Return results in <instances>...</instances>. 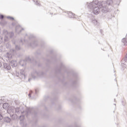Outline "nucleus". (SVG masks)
Here are the masks:
<instances>
[{
  "label": "nucleus",
  "instance_id": "nucleus-1",
  "mask_svg": "<svg viewBox=\"0 0 127 127\" xmlns=\"http://www.w3.org/2000/svg\"><path fill=\"white\" fill-rule=\"evenodd\" d=\"M99 2H100V1L98 0H93V2L87 3L89 9L90 10V11L92 10L94 14H98L101 12L100 5L99 4Z\"/></svg>",
  "mask_w": 127,
  "mask_h": 127
},
{
  "label": "nucleus",
  "instance_id": "nucleus-2",
  "mask_svg": "<svg viewBox=\"0 0 127 127\" xmlns=\"http://www.w3.org/2000/svg\"><path fill=\"white\" fill-rule=\"evenodd\" d=\"M2 35L4 36V40L2 36H0V44H1L3 42V43L8 42L9 38H11L13 36L14 34L12 32L8 33L7 30H4L2 32Z\"/></svg>",
  "mask_w": 127,
  "mask_h": 127
},
{
  "label": "nucleus",
  "instance_id": "nucleus-3",
  "mask_svg": "<svg viewBox=\"0 0 127 127\" xmlns=\"http://www.w3.org/2000/svg\"><path fill=\"white\" fill-rule=\"evenodd\" d=\"M98 4L99 5V7L100 8V10L103 13H106L109 11V8L107 7V3H105L104 1L98 2Z\"/></svg>",
  "mask_w": 127,
  "mask_h": 127
},
{
  "label": "nucleus",
  "instance_id": "nucleus-4",
  "mask_svg": "<svg viewBox=\"0 0 127 127\" xmlns=\"http://www.w3.org/2000/svg\"><path fill=\"white\" fill-rule=\"evenodd\" d=\"M14 53H15V50H10V52L7 53L5 54V57H6V58H7V59H8V60H9L10 61V60H11L12 58V55L11 54H14Z\"/></svg>",
  "mask_w": 127,
  "mask_h": 127
},
{
  "label": "nucleus",
  "instance_id": "nucleus-5",
  "mask_svg": "<svg viewBox=\"0 0 127 127\" xmlns=\"http://www.w3.org/2000/svg\"><path fill=\"white\" fill-rule=\"evenodd\" d=\"M16 75L17 77H19L20 79H25V74L23 69H21L20 70V73H16Z\"/></svg>",
  "mask_w": 127,
  "mask_h": 127
},
{
  "label": "nucleus",
  "instance_id": "nucleus-6",
  "mask_svg": "<svg viewBox=\"0 0 127 127\" xmlns=\"http://www.w3.org/2000/svg\"><path fill=\"white\" fill-rule=\"evenodd\" d=\"M15 112V109L13 107H11L9 108L7 110V112L8 113V114H10V116H11L13 119V117L15 116V115L14 114Z\"/></svg>",
  "mask_w": 127,
  "mask_h": 127
},
{
  "label": "nucleus",
  "instance_id": "nucleus-7",
  "mask_svg": "<svg viewBox=\"0 0 127 127\" xmlns=\"http://www.w3.org/2000/svg\"><path fill=\"white\" fill-rule=\"evenodd\" d=\"M22 30H23V28H22L20 25L16 26V32H17V33H20Z\"/></svg>",
  "mask_w": 127,
  "mask_h": 127
},
{
  "label": "nucleus",
  "instance_id": "nucleus-8",
  "mask_svg": "<svg viewBox=\"0 0 127 127\" xmlns=\"http://www.w3.org/2000/svg\"><path fill=\"white\" fill-rule=\"evenodd\" d=\"M3 68L5 69V70H10L11 67L10 65L6 63L3 64Z\"/></svg>",
  "mask_w": 127,
  "mask_h": 127
},
{
  "label": "nucleus",
  "instance_id": "nucleus-9",
  "mask_svg": "<svg viewBox=\"0 0 127 127\" xmlns=\"http://www.w3.org/2000/svg\"><path fill=\"white\" fill-rule=\"evenodd\" d=\"M10 64L12 67H16L17 66V63L15 60H12L10 62Z\"/></svg>",
  "mask_w": 127,
  "mask_h": 127
},
{
  "label": "nucleus",
  "instance_id": "nucleus-10",
  "mask_svg": "<svg viewBox=\"0 0 127 127\" xmlns=\"http://www.w3.org/2000/svg\"><path fill=\"white\" fill-rule=\"evenodd\" d=\"M38 76H39V73L37 71H34L32 73V77L33 78V79H35L36 77Z\"/></svg>",
  "mask_w": 127,
  "mask_h": 127
},
{
  "label": "nucleus",
  "instance_id": "nucleus-11",
  "mask_svg": "<svg viewBox=\"0 0 127 127\" xmlns=\"http://www.w3.org/2000/svg\"><path fill=\"white\" fill-rule=\"evenodd\" d=\"M115 2V0H107V3L108 5H111Z\"/></svg>",
  "mask_w": 127,
  "mask_h": 127
},
{
  "label": "nucleus",
  "instance_id": "nucleus-12",
  "mask_svg": "<svg viewBox=\"0 0 127 127\" xmlns=\"http://www.w3.org/2000/svg\"><path fill=\"white\" fill-rule=\"evenodd\" d=\"M91 22H92V23H93V24H94L95 25H96V24H98V20H97L95 18H92V19Z\"/></svg>",
  "mask_w": 127,
  "mask_h": 127
},
{
  "label": "nucleus",
  "instance_id": "nucleus-13",
  "mask_svg": "<svg viewBox=\"0 0 127 127\" xmlns=\"http://www.w3.org/2000/svg\"><path fill=\"white\" fill-rule=\"evenodd\" d=\"M4 122H5V123H10V118H9V117H5L4 118Z\"/></svg>",
  "mask_w": 127,
  "mask_h": 127
},
{
  "label": "nucleus",
  "instance_id": "nucleus-14",
  "mask_svg": "<svg viewBox=\"0 0 127 127\" xmlns=\"http://www.w3.org/2000/svg\"><path fill=\"white\" fill-rule=\"evenodd\" d=\"M9 107L8 103H4L2 105L3 109L6 110Z\"/></svg>",
  "mask_w": 127,
  "mask_h": 127
},
{
  "label": "nucleus",
  "instance_id": "nucleus-15",
  "mask_svg": "<svg viewBox=\"0 0 127 127\" xmlns=\"http://www.w3.org/2000/svg\"><path fill=\"white\" fill-rule=\"evenodd\" d=\"M67 14L69 16V17H73L74 15H75V14L72 13L71 12H68Z\"/></svg>",
  "mask_w": 127,
  "mask_h": 127
},
{
  "label": "nucleus",
  "instance_id": "nucleus-16",
  "mask_svg": "<svg viewBox=\"0 0 127 127\" xmlns=\"http://www.w3.org/2000/svg\"><path fill=\"white\" fill-rule=\"evenodd\" d=\"M25 62L24 61H21L20 62H19V64L20 65L22 66V67H23V66H24V65H25Z\"/></svg>",
  "mask_w": 127,
  "mask_h": 127
},
{
  "label": "nucleus",
  "instance_id": "nucleus-17",
  "mask_svg": "<svg viewBox=\"0 0 127 127\" xmlns=\"http://www.w3.org/2000/svg\"><path fill=\"white\" fill-rule=\"evenodd\" d=\"M15 112L17 113V114H18V113H19V108H16L15 109Z\"/></svg>",
  "mask_w": 127,
  "mask_h": 127
},
{
  "label": "nucleus",
  "instance_id": "nucleus-18",
  "mask_svg": "<svg viewBox=\"0 0 127 127\" xmlns=\"http://www.w3.org/2000/svg\"><path fill=\"white\" fill-rule=\"evenodd\" d=\"M1 111V107H0V112ZM3 119V117H2V115L0 114V120H2Z\"/></svg>",
  "mask_w": 127,
  "mask_h": 127
},
{
  "label": "nucleus",
  "instance_id": "nucleus-19",
  "mask_svg": "<svg viewBox=\"0 0 127 127\" xmlns=\"http://www.w3.org/2000/svg\"><path fill=\"white\" fill-rule=\"evenodd\" d=\"M6 48H10V45H9V43H7L6 44Z\"/></svg>",
  "mask_w": 127,
  "mask_h": 127
},
{
  "label": "nucleus",
  "instance_id": "nucleus-20",
  "mask_svg": "<svg viewBox=\"0 0 127 127\" xmlns=\"http://www.w3.org/2000/svg\"><path fill=\"white\" fill-rule=\"evenodd\" d=\"M16 50H19L20 49V47L19 46H15Z\"/></svg>",
  "mask_w": 127,
  "mask_h": 127
},
{
  "label": "nucleus",
  "instance_id": "nucleus-21",
  "mask_svg": "<svg viewBox=\"0 0 127 127\" xmlns=\"http://www.w3.org/2000/svg\"><path fill=\"white\" fill-rule=\"evenodd\" d=\"M123 60H124V61H125V62H127V55H126L125 58L123 59Z\"/></svg>",
  "mask_w": 127,
  "mask_h": 127
},
{
  "label": "nucleus",
  "instance_id": "nucleus-22",
  "mask_svg": "<svg viewBox=\"0 0 127 127\" xmlns=\"http://www.w3.org/2000/svg\"><path fill=\"white\" fill-rule=\"evenodd\" d=\"M7 18H8V19H11V20H13L14 19L13 18V17H10V16H8V17H7Z\"/></svg>",
  "mask_w": 127,
  "mask_h": 127
},
{
  "label": "nucleus",
  "instance_id": "nucleus-23",
  "mask_svg": "<svg viewBox=\"0 0 127 127\" xmlns=\"http://www.w3.org/2000/svg\"><path fill=\"white\" fill-rule=\"evenodd\" d=\"M3 15H0V19H3Z\"/></svg>",
  "mask_w": 127,
  "mask_h": 127
},
{
  "label": "nucleus",
  "instance_id": "nucleus-24",
  "mask_svg": "<svg viewBox=\"0 0 127 127\" xmlns=\"http://www.w3.org/2000/svg\"><path fill=\"white\" fill-rule=\"evenodd\" d=\"M21 118H22V119H24V116H20V121H22V119H21Z\"/></svg>",
  "mask_w": 127,
  "mask_h": 127
},
{
  "label": "nucleus",
  "instance_id": "nucleus-25",
  "mask_svg": "<svg viewBox=\"0 0 127 127\" xmlns=\"http://www.w3.org/2000/svg\"><path fill=\"white\" fill-rule=\"evenodd\" d=\"M32 93V91H30L29 94H28V96L29 97V98H30V97H31L30 96H31Z\"/></svg>",
  "mask_w": 127,
  "mask_h": 127
},
{
  "label": "nucleus",
  "instance_id": "nucleus-26",
  "mask_svg": "<svg viewBox=\"0 0 127 127\" xmlns=\"http://www.w3.org/2000/svg\"><path fill=\"white\" fill-rule=\"evenodd\" d=\"M36 5H39V2H38V1H37L36 2Z\"/></svg>",
  "mask_w": 127,
  "mask_h": 127
},
{
  "label": "nucleus",
  "instance_id": "nucleus-27",
  "mask_svg": "<svg viewBox=\"0 0 127 127\" xmlns=\"http://www.w3.org/2000/svg\"><path fill=\"white\" fill-rule=\"evenodd\" d=\"M2 64H1V63L0 62V68L1 67Z\"/></svg>",
  "mask_w": 127,
  "mask_h": 127
},
{
  "label": "nucleus",
  "instance_id": "nucleus-28",
  "mask_svg": "<svg viewBox=\"0 0 127 127\" xmlns=\"http://www.w3.org/2000/svg\"><path fill=\"white\" fill-rule=\"evenodd\" d=\"M35 91H36V94H37V90H36Z\"/></svg>",
  "mask_w": 127,
  "mask_h": 127
},
{
  "label": "nucleus",
  "instance_id": "nucleus-29",
  "mask_svg": "<svg viewBox=\"0 0 127 127\" xmlns=\"http://www.w3.org/2000/svg\"><path fill=\"white\" fill-rule=\"evenodd\" d=\"M29 81H30V78H29Z\"/></svg>",
  "mask_w": 127,
  "mask_h": 127
},
{
  "label": "nucleus",
  "instance_id": "nucleus-30",
  "mask_svg": "<svg viewBox=\"0 0 127 127\" xmlns=\"http://www.w3.org/2000/svg\"><path fill=\"white\" fill-rule=\"evenodd\" d=\"M30 46H32V44H31V45H30Z\"/></svg>",
  "mask_w": 127,
  "mask_h": 127
},
{
  "label": "nucleus",
  "instance_id": "nucleus-31",
  "mask_svg": "<svg viewBox=\"0 0 127 127\" xmlns=\"http://www.w3.org/2000/svg\"><path fill=\"white\" fill-rule=\"evenodd\" d=\"M21 42H22V40H21Z\"/></svg>",
  "mask_w": 127,
  "mask_h": 127
}]
</instances>
